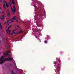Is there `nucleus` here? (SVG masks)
I'll list each match as a JSON object with an SVG mask.
<instances>
[{
	"mask_svg": "<svg viewBox=\"0 0 74 74\" xmlns=\"http://www.w3.org/2000/svg\"><path fill=\"white\" fill-rule=\"evenodd\" d=\"M0 28L1 29H2V26H1V24L0 23Z\"/></svg>",
	"mask_w": 74,
	"mask_h": 74,
	"instance_id": "9d476101",
	"label": "nucleus"
},
{
	"mask_svg": "<svg viewBox=\"0 0 74 74\" xmlns=\"http://www.w3.org/2000/svg\"><path fill=\"white\" fill-rule=\"evenodd\" d=\"M4 18V16H2V18L1 17H0V19H1V20H2V19H3Z\"/></svg>",
	"mask_w": 74,
	"mask_h": 74,
	"instance_id": "0eeeda50",
	"label": "nucleus"
},
{
	"mask_svg": "<svg viewBox=\"0 0 74 74\" xmlns=\"http://www.w3.org/2000/svg\"><path fill=\"white\" fill-rule=\"evenodd\" d=\"M12 25H10V27H8V29L6 30V32L8 33V34H10L11 33H10V32H11V31L10 30V28L11 27Z\"/></svg>",
	"mask_w": 74,
	"mask_h": 74,
	"instance_id": "20e7f679",
	"label": "nucleus"
},
{
	"mask_svg": "<svg viewBox=\"0 0 74 74\" xmlns=\"http://www.w3.org/2000/svg\"><path fill=\"white\" fill-rule=\"evenodd\" d=\"M4 3L5 4V3H6V6L7 7H9V5L7 4V2L5 1V0H4Z\"/></svg>",
	"mask_w": 74,
	"mask_h": 74,
	"instance_id": "423d86ee",
	"label": "nucleus"
},
{
	"mask_svg": "<svg viewBox=\"0 0 74 74\" xmlns=\"http://www.w3.org/2000/svg\"><path fill=\"white\" fill-rule=\"evenodd\" d=\"M13 8L14 9V10H12V7H11V10H12V14H14V13H15V12L16 8H15V7L14 6L13 7Z\"/></svg>",
	"mask_w": 74,
	"mask_h": 74,
	"instance_id": "39448f33",
	"label": "nucleus"
},
{
	"mask_svg": "<svg viewBox=\"0 0 74 74\" xmlns=\"http://www.w3.org/2000/svg\"><path fill=\"white\" fill-rule=\"evenodd\" d=\"M12 4H15V2L14 1V0H12Z\"/></svg>",
	"mask_w": 74,
	"mask_h": 74,
	"instance_id": "1a4fd4ad",
	"label": "nucleus"
},
{
	"mask_svg": "<svg viewBox=\"0 0 74 74\" xmlns=\"http://www.w3.org/2000/svg\"><path fill=\"white\" fill-rule=\"evenodd\" d=\"M12 73L13 74H15V73H14V72H13V71H12Z\"/></svg>",
	"mask_w": 74,
	"mask_h": 74,
	"instance_id": "dca6fc26",
	"label": "nucleus"
},
{
	"mask_svg": "<svg viewBox=\"0 0 74 74\" xmlns=\"http://www.w3.org/2000/svg\"><path fill=\"white\" fill-rule=\"evenodd\" d=\"M6 29H7V25L6 26Z\"/></svg>",
	"mask_w": 74,
	"mask_h": 74,
	"instance_id": "6ab92c4d",
	"label": "nucleus"
},
{
	"mask_svg": "<svg viewBox=\"0 0 74 74\" xmlns=\"http://www.w3.org/2000/svg\"><path fill=\"white\" fill-rule=\"evenodd\" d=\"M21 30V28L19 27V25H18L17 26V27H16V29L14 30H13V33H14V34H16V33H15L14 32L15 31H18V30Z\"/></svg>",
	"mask_w": 74,
	"mask_h": 74,
	"instance_id": "f03ea898",
	"label": "nucleus"
},
{
	"mask_svg": "<svg viewBox=\"0 0 74 74\" xmlns=\"http://www.w3.org/2000/svg\"><path fill=\"white\" fill-rule=\"evenodd\" d=\"M9 56H10V57H11V55H8Z\"/></svg>",
	"mask_w": 74,
	"mask_h": 74,
	"instance_id": "f3484780",
	"label": "nucleus"
},
{
	"mask_svg": "<svg viewBox=\"0 0 74 74\" xmlns=\"http://www.w3.org/2000/svg\"><path fill=\"white\" fill-rule=\"evenodd\" d=\"M7 12L8 14V13H10V11L8 10H7Z\"/></svg>",
	"mask_w": 74,
	"mask_h": 74,
	"instance_id": "ddd939ff",
	"label": "nucleus"
},
{
	"mask_svg": "<svg viewBox=\"0 0 74 74\" xmlns=\"http://www.w3.org/2000/svg\"><path fill=\"white\" fill-rule=\"evenodd\" d=\"M5 23H6V22H5Z\"/></svg>",
	"mask_w": 74,
	"mask_h": 74,
	"instance_id": "5701e85b",
	"label": "nucleus"
},
{
	"mask_svg": "<svg viewBox=\"0 0 74 74\" xmlns=\"http://www.w3.org/2000/svg\"><path fill=\"white\" fill-rule=\"evenodd\" d=\"M10 0V1H11V0Z\"/></svg>",
	"mask_w": 74,
	"mask_h": 74,
	"instance_id": "a878e982",
	"label": "nucleus"
},
{
	"mask_svg": "<svg viewBox=\"0 0 74 74\" xmlns=\"http://www.w3.org/2000/svg\"><path fill=\"white\" fill-rule=\"evenodd\" d=\"M44 70V69H42V70Z\"/></svg>",
	"mask_w": 74,
	"mask_h": 74,
	"instance_id": "b1692460",
	"label": "nucleus"
},
{
	"mask_svg": "<svg viewBox=\"0 0 74 74\" xmlns=\"http://www.w3.org/2000/svg\"><path fill=\"white\" fill-rule=\"evenodd\" d=\"M0 10H1V8H0Z\"/></svg>",
	"mask_w": 74,
	"mask_h": 74,
	"instance_id": "aec40b11",
	"label": "nucleus"
},
{
	"mask_svg": "<svg viewBox=\"0 0 74 74\" xmlns=\"http://www.w3.org/2000/svg\"><path fill=\"white\" fill-rule=\"evenodd\" d=\"M3 8L5 9V4L3 5Z\"/></svg>",
	"mask_w": 74,
	"mask_h": 74,
	"instance_id": "f8f14e48",
	"label": "nucleus"
},
{
	"mask_svg": "<svg viewBox=\"0 0 74 74\" xmlns=\"http://www.w3.org/2000/svg\"><path fill=\"white\" fill-rule=\"evenodd\" d=\"M8 16H10V13H8Z\"/></svg>",
	"mask_w": 74,
	"mask_h": 74,
	"instance_id": "9b49d317",
	"label": "nucleus"
},
{
	"mask_svg": "<svg viewBox=\"0 0 74 74\" xmlns=\"http://www.w3.org/2000/svg\"><path fill=\"white\" fill-rule=\"evenodd\" d=\"M1 1H2L1 0H0V2Z\"/></svg>",
	"mask_w": 74,
	"mask_h": 74,
	"instance_id": "4be33fe9",
	"label": "nucleus"
},
{
	"mask_svg": "<svg viewBox=\"0 0 74 74\" xmlns=\"http://www.w3.org/2000/svg\"><path fill=\"white\" fill-rule=\"evenodd\" d=\"M20 30H21V31H20V32H18V33H22V32H23V31H22V29H21Z\"/></svg>",
	"mask_w": 74,
	"mask_h": 74,
	"instance_id": "6e6552de",
	"label": "nucleus"
},
{
	"mask_svg": "<svg viewBox=\"0 0 74 74\" xmlns=\"http://www.w3.org/2000/svg\"><path fill=\"white\" fill-rule=\"evenodd\" d=\"M16 18V17H14L13 18H12L11 20H9L8 21L7 23V24H8L9 22H10V23L13 22H14V20Z\"/></svg>",
	"mask_w": 74,
	"mask_h": 74,
	"instance_id": "7ed1b4c3",
	"label": "nucleus"
},
{
	"mask_svg": "<svg viewBox=\"0 0 74 74\" xmlns=\"http://www.w3.org/2000/svg\"><path fill=\"white\" fill-rule=\"evenodd\" d=\"M10 53V51H8L7 53Z\"/></svg>",
	"mask_w": 74,
	"mask_h": 74,
	"instance_id": "2eb2a0df",
	"label": "nucleus"
},
{
	"mask_svg": "<svg viewBox=\"0 0 74 74\" xmlns=\"http://www.w3.org/2000/svg\"><path fill=\"white\" fill-rule=\"evenodd\" d=\"M4 55H5V56H7V55H7V54H6V53H5L4 54Z\"/></svg>",
	"mask_w": 74,
	"mask_h": 74,
	"instance_id": "4468645a",
	"label": "nucleus"
},
{
	"mask_svg": "<svg viewBox=\"0 0 74 74\" xmlns=\"http://www.w3.org/2000/svg\"><path fill=\"white\" fill-rule=\"evenodd\" d=\"M13 58H3V56H2L0 58V64H1L2 63H4L5 61H8L9 60H12Z\"/></svg>",
	"mask_w": 74,
	"mask_h": 74,
	"instance_id": "f257e3e1",
	"label": "nucleus"
},
{
	"mask_svg": "<svg viewBox=\"0 0 74 74\" xmlns=\"http://www.w3.org/2000/svg\"><path fill=\"white\" fill-rule=\"evenodd\" d=\"M45 42L46 43H47V41H45Z\"/></svg>",
	"mask_w": 74,
	"mask_h": 74,
	"instance_id": "a211bd4d",
	"label": "nucleus"
},
{
	"mask_svg": "<svg viewBox=\"0 0 74 74\" xmlns=\"http://www.w3.org/2000/svg\"><path fill=\"white\" fill-rule=\"evenodd\" d=\"M4 12H2L3 14V13H4Z\"/></svg>",
	"mask_w": 74,
	"mask_h": 74,
	"instance_id": "412c9836",
	"label": "nucleus"
},
{
	"mask_svg": "<svg viewBox=\"0 0 74 74\" xmlns=\"http://www.w3.org/2000/svg\"><path fill=\"white\" fill-rule=\"evenodd\" d=\"M1 12H0V13H1Z\"/></svg>",
	"mask_w": 74,
	"mask_h": 74,
	"instance_id": "393cba45",
	"label": "nucleus"
}]
</instances>
